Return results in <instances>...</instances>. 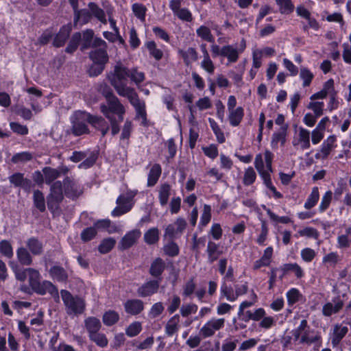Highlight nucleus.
I'll return each mask as SVG.
<instances>
[{
  "label": "nucleus",
  "mask_w": 351,
  "mask_h": 351,
  "mask_svg": "<svg viewBox=\"0 0 351 351\" xmlns=\"http://www.w3.org/2000/svg\"><path fill=\"white\" fill-rule=\"evenodd\" d=\"M28 270L29 284L34 292L41 295L48 292L55 300H59L58 288L52 282L48 280L40 282V274L38 271L30 267Z\"/></svg>",
  "instance_id": "1"
},
{
  "label": "nucleus",
  "mask_w": 351,
  "mask_h": 351,
  "mask_svg": "<svg viewBox=\"0 0 351 351\" xmlns=\"http://www.w3.org/2000/svg\"><path fill=\"white\" fill-rule=\"evenodd\" d=\"M90 120L91 113L86 110L75 111L70 118L71 133L76 137L90 134V130L88 125H90Z\"/></svg>",
  "instance_id": "2"
},
{
  "label": "nucleus",
  "mask_w": 351,
  "mask_h": 351,
  "mask_svg": "<svg viewBox=\"0 0 351 351\" xmlns=\"http://www.w3.org/2000/svg\"><path fill=\"white\" fill-rule=\"evenodd\" d=\"M130 71L122 64L118 63L114 66V71L108 76L110 84L114 87L119 95H123V90L128 88L126 82L130 77Z\"/></svg>",
  "instance_id": "3"
},
{
  "label": "nucleus",
  "mask_w": 351,
  "mask_h": 351,
  "mask_svg": "<svg viewBox=\"0 0 351 351\" xmlns=\"http://www.w3.org/2000/svg\"><path fill=\"white\" fill-rule=\"evenodd\" d=\"M60 293L68 315H77L84 313L86 304L82 298L78 295L73 296L65 289L61 290Z\"/></svg>",
  "instance_id": "4"
},
{
  "label": "nucleus",
  "mask_w": 351,
  "mask_h": 351,
  "mask_svg": "<svg viewBox=\"0 0 351 351\" xmlns=\"http://www.w3.org/2000/svg\"><path fill=\"white\" fill-rule=\"evenodd\" d=\"M64 187L61 181H56L50 184V191L47 196L48 209L53 212L59 207V204L64 199Z\"/></svg>",
  "instance_id": "5"
},
{
  "label": "nucleus",
  "mask_w": 351,
  "mask_h": 351,
  "mask_svg": "<svg viewBox=\"0 0 351 351\" xmlns=\"http://www.w3.org/2000/svg\"><path fill=\"white\" fill-rule=\"evenodd\" d=\"M62 185L64 193L67 198L75 200L82 193V190L78 183L69 176L64 178Z\"/></svg>",
  "instance_id": "6"
},
{
  "label": "nucleus",
  "mask_w": 351,
  "mask_h": 351,
  "mask_svg": "<svg viewBox=\"0 0 351 351\" xmlns=\"http://www.w3.org/2000/svg\"><path fill=\"white\" fill-rule=\"evenodd\" d=\"M223 318L213 319L207 322L200 329L199 334L203 338L213 336L215 330H218L224 326Z\"/></svg>",
  "instance_id": "7"
},
{
  "label": "nucleus",
  "mask_w": 351,
  "mask_h": 351,
  "mask_svg": "<svg viewBox=\"0 0 351 351\" xmlns=\"http://www.w3.org/2000/svg\"><path fill=\"white\" fill-rule=\"evenodd\" d=\"M71 31L72 25L71 23L62 25L53 38V46L56 48L63 47L68 40Z\"/></svg>",
  "instance_id": "8"
},
{
  "label": "nucleus",
  "mask_w": 351,
  "mask_h": 351,
  "mask_svg": "<svg viewBox=\"0 0 351 351\" xmlns=\"http://www.w3.org/2000/svg\"><path fill=\"white\" fill-rule=\"evenodd\" d=\"M141 231L137 229L128 232L121 239L118 248L121 251L126 250L133 246L141 237Z\"/></svg>",
  "instance_id": "9"
},
{
  "label": "nucleus",
  "mask_w": 351,
  "mask_h": 351,
  "mask_svg": "<svg viewBox=\"0 0 351 351\" xmlns=\"http://www.w3.org/2000/svg\"><path fill=\"white\" fill-rule=\"evenodd\" d=\"M160 282L158 280H150L143 283L137 289L139 297L145 298L156 293L158 291Z\"/></svg>",
  "instance_id": "10"
},
{
  "label": "nucleus",
  "mask_w": 351,
  "mask_h": 351,
  "mask_svg": "<svg viewBox=\"0 0 351 351\" xmlns=\"http://www.w3.org/2000/svg\"><path fill=\"white\" fill-rule=\"evenodd\" d=\"M166 269V264L165 261L160 258L157 257L151 263L149 269V274L155 278V280H161V276Z\"/></svg>",
  "instance_id": "11"
},
{
  "label": "nucleus",
  "mask_w": 351,
  "mask_h": 351,
  "mask_svg": "<svg viewBox=\"0 0 351 351\" xmlns=\"http://www.w3.org/2000/svg\"><path fill=\"white\" fill-rule=\"evenodd\" d=\"M123 306L125 311L131 315H139L144 309V303L139 299L128 300Z\"/></svg>",
  "instance_id": "12"
},
{
  "label": "nucleus",
  "mask_w": 351,
  "mask_h": 351,
  "mask_svg": "<svg viewBox=\"0 0 351 351\" xmlns=\"http://www.w3.org/2000/svg\"><path fill=\"white\" fill-rule=\"evenodd\" d=\"M332 302L334 305L330 302L326 303L322 308V313L324 316L330 317L332 314H335L339 312L343 306V301L337 296L333 298Z\"/></svg>",
  "instance_id": "13"
},
{
  "label": "nucleus",
  "mask_w": 351,
  "mask_h": 351,
  "mask_svg": "<svg viewBox=\"0 0 351 351\" xmlns=\"http://www.w3.org/2000/svg\"><path fill=\"white\" fill-rule=\"evenodd\" d=\"M89 59L95 63L106 65L109 61V56L106 49H96L88 53Z\"/></svg>",
  "instance_id": "14"
},
{
  "label": "nucleus",
  "mask_w": 351,
  "mask_h": 351,
  "mask_svg": "<svg viewBox=\"0 0 351 351\" xmlns=\"http://www.w3.org/2000/svg\"><path fill=\"white\" fill-rule=\"evenodd\" d=\"M288 128V125L285 124L280 127L279 132H274L272 134L271 146L273 149H277L278 147L279 143H280L281 146L285 145Z\"/></svg>",
  "instance_id": "15"
},
{
  "label": "nucleus",
  "mask_w": 351,
  "mask_h": 351,
  "mask_svg": "<svg viewBox=\"0 0 351 351\" xmlns=\"http://www.w3.org/2000/svg\"><path fill=\"white\" fill-rule=\"evenodd\" d=\"M27 250L34 256H39L43 253L44 246L42 241L37 237H32L26 241Z\"/></svg>",
  "instance_id": "16"
},
{
  "label": "nucleus",
  "mask_w": 351,
  "mask_h": 351,
  "mask_svg": "<svg viewBox=\"0 0 351 351\" xmlns=\"http://www.w3.org/2000/svg\"><path fill=\"white\" fill-rule=\"evenodd\" d=\"M49 274L52 278L60 282H66L69 278L64 268L59 265L52 266L49 269Z\"/></svg>",
  "instance_id": "17"
},
{
  "label": "nucleus",
  "mask_w": 351,
  "mask_h": 351,
  "mask_svg": "<svg viewBox=\"0 0 351 351\" xmlns=\"http://www.w3.org/2000/svg\"><path fill=\"white\" fill-rule=\"evenodd\" d=\"M171 186L168 182L162 183L158 189V200L162 206L167 204L171 195Z\"/></svg>",
  "instance_id": "18"
},
{
  "label": "nucleus",
  "mask_w": 351,
  "mask_h": 351,
  "mask_svg": "<svg viewBox=\"0 0 351 351\" xmlns=\"http://www.w3.org/2000/svg\"><path fill=\"white\" fill-rule=\"evenodd\" d=\"M206 252L208 254V261L210 263L217 261L223 253L219 249V245L211 241L208 242Z\"/></svg>",
  "instance_id": "19"
},
{
  "label": "nucleus",
  "mask_w": 351,
  "mask_h": 351,
  "mask_svg": "<svg viewBox=\"0 0 351 351\" xmlns=\"http://www.w3.org/2000/svg\"><path fill=\"white\" fill-rule=\"evenodd\" d=\"M162 173V168L159 164H154L149 170L147 177V186H154L158 181Z\"/></svg>",
  "instance_id": "20"
},
{
  "label": "nucleus",
  "mask_w": 351,
  "mask_h": 351,
  "mask_svg": "<svg viewBox=\"0 0 351 351\" xmlns=\"http://www.w3.org/2000/svg\"><path fill=\"white\" fill-rule=\"evenodd\" d=\"M84 326L88 332V335H91L101 329V324L100 320L95 317H88L84 319Z\"/></svg>",
  "instance_id": "21"
},
{
  "label": "nucleus",
  "mask_w": 351,
  "mask_h": 351,
  "mask_svg": "<svg viewBox=\"0 0 351 351\" xmlns=\"http://www.w3.org/2000/svg\"><path fill=\"white\" fill-rule=\"evenodd\" d=\"M244 117V109L241 106H239L234 110H230L228 119L230 125L233 127L238 126Z\"/></svg>",
  "instance_id": "22"
},
{
  "label": "nucleus",
  "mask_w": 351,
  "mask_h": 351,
  "mask_svg": "<svg viewBox=\"0 0 351 351\" xmlns=\"http://www.w3.org/2000/svg\"><path fill=\"white\" fill-rule=\"evenodd\" d=\"M178 53L181 56L185 65L189 66L191 61L195 62L198 60V53L193 47H189L187 51L180 49Z\"/></svg>",
  "instance_id": "23"
},
{
  "label": "nucleus",
  "mask_w": 351,
  "mask_h": 351,
  "mask_svg": "<svg viewBox=\"0 0 351 351\" xmlns=\"http://www.w3.org/2000/svg\"><path fill=\"white\" fill-rule=\"evenodd\" d=\"M45 176V183L47 185L51 184L55 180L61 176V172L56 169L51 167H45L42 169Z\"/></svg>",
  "instance_id": "24"
},
{
  "label": "nucleus",
  "mask_w": 351,
  "mask_h": 351,
  "mask_svg": "<svg viewBox=\"0 0 351 351\" xmlns=\"http://www.w3.org/2000/svg\"><path fill=\"white\" fill-rule=\"evenodd\" d=\"M123 94L124 95L121 96L126 97L131 105L133 106L134 108L143 104V101L140 100L138 95L133 88L128 87L125 88L123 90Z\"/></svg>",
  "instance_id": "25"
},
{
  "label": "nucleus",
  "mask_w": 351,
  "mask_h": 351,
  "mask_svg": "<svg viewBox=\"0 0 351 351\" xmlns=\"http://www.w3.org/2000/svg\"><path fill=\"white\" fill-rule=\"evenodd\" d=\"M82 41V34L80 32H75L64 49L66 53L73 54L78 48Z\"/></svg>",
  "instance_id": "26"
},
{
  "label": "nucleus",
  "mask_w": 351,
  "mask_h": 351,
  "mask_svg": "<svg viewBox=\"0 0 351 351\" xmlns=\"http://www.w3.org/2000/svg\"><path fill=\"white\" fill-rule=\"evenodd\" d=\"M108 107H106L104 105L101 106V111L102 112V109L105 110L108 114L112 112L113 114L117 113L119 110L124 108L123 104H121L119 99L117 97H112V99L107 101Z\"/></svg>",
  "instance_id": "27"
},
{
  "label": "nucleus",
  "mask_w": 351,
  "mask_h": 351,
  "mask_svg": "<svg viewBox=\"0 0 351 351\" xmlns=\"http://www.w3.org/2000/svg\"><path fill=\"white\" fill-rule=\"evenodd\" d=\"M336 141L337 138L335 135H330L324 141L320 149L323 159L326 158L329 156Z\"/></svg>",
  "instance_id": "28"
},
{
  "label": "nucleus",
  "mask_w": 351,
  "mask_h": 351,
  "mask_svg": "<svg viewBox=\"0 0 351 351\" xmlns=\"http://www.w3.org/2000/svg\"><path fill=\"white\" fill-rule=\"evenodd\" d=\"M16 256L19 263L23 265H30L32 263V257L28 250L23 247H20L16 250Z\"/></svg>",
  "instance_id": "29"
},
{
  "label": "nucleus",
  "mask_w": 351,
  "mask_h": 351,
  "mask_svg": "<svg viewBox=\"0 0 351 351\" xmlns=\"http://www.w3.org/2000/svg\"><path fill=\"white\" fill-rule=\"evenodd\" d=\"M120 319L119 314L114 310L106 311L102 316V321L105 326H112L117 324Z\"/></svg>",
  "instance_id": "30"
},
{
  "label": "nucleus",
  "mask_w": 351,
  "mask_h": 351,
  "mask_svg": "<svg viewBox=\"0 0 351 351\" xmlns=\"http://www.w3.org/2000/svg\"><path fill=\"white\" fill-rule=\"evenodd\" d=\"M88 9L91 13V16H94L102 23L106 24L107 23L106 14L101 8L95 2H90L88 4Z\"/></svg>",
  "instance_id": "31"
},
{
  "label": "nucleus",
  "mask_w": 351,
  "mask_h": 351,
  "mask_svg": "<svg viewBox=\"0 0 351 351\" xmlns=\"http://www.w3.org/2000/svg\"><path fill=\"white\" fill-rule=\"evenodd\" d=\"M226 298L230 302H234L237 300L235 292L231 286H228L226 281H223L220 287V300Z\"/></svg>",
  "instance_id": "32"
},
{
  "label": "nucleus",
  "mask_w": 351,
  "mask_h": 351,
  "mask_svg": "<svg viewBox=\"0 0 351 351\" xmlns=\"http://www.w3.org/2000/svg\"><path fill=\"white\" fill-rule=\"evenodd\" d=\"M33 202L34 206L41 213L46 210L45 200L43 193L37 189L34 191Z\"/></svg>",
  "instance_id": "33"
},
{
  "label": "nucleus",
  "mask_w": 351,
  "mask_h": 351,
  "mask_svg": "<svg viewBox=\"0 0 351 351\" xmlns=\"http://www.w3.org/2000/svg\"><path fill=\"white\" fill-rule=\"evenodd\" d=\"M180 322V316L176 314L171 317L165 326L166 334L171 337L175 334L179 329L178 323Z\"/></svg>",
  "instance_id": "34"
},
{
  "label": "nucleus",
  "mask_w": 351,
  "mask_h": 351,
  "mask_svg": "<svg viewBox=\"0 0 351 351\" xmlns=\"http://www.w3.org/2000/svg\"><path fill=\"white\" fill-rule=\"evenodd\" d=\"M162 250L164 254L169 257H175L180 254V247L173 240L169 241L164 245Z\"/></svg>",
  "instance_id": "35"
},
{
  "label": "nucleus",
  "mask_w": 351,
  "mask_h": 351,
  "mask_svg": "<svg viewBox=\"0 0 351 351\" xmlns=\"http://www.w3.org/2000/svg\"><path fill=\"white\" fill-rule=\"evenodd\" d=\"M319 188L317 186H314L313 187L311 193H310L306 201L305 202L304 207L307 210L311 209L317 204V203L319 201Z\"/></svg>",
  "instance_id": "36"
},
{
  "label": "nucleus",
  "mask_w": 351,
  "mask_h": 351,
  "mask_svg": "<svg viewBox=\"0 0 351 351\" xmlns=\"http://www.w3.org/2000/svg\"><path fill=\"white\" fill-rule=\"evenodd\" d=\"M222 57H226L230 62H236L239 59V51L232 45L223 47Z\"/></svg>",
  "instance_id": "37"
},
{
  "label": "nucleus",
  "mask_w": 351,
  "mask_h": 351,
  "mask_svg": "<svg viewBox=\"0 0 351 351\" xmlns=\"http://www.w3.org/2000/svg\"><path fill=\"white\" fill-rule=\"evenodd\" d=\"M82 36V43L81 44L80 50L84 51L91 47V44L94 38V32L91 29H87L83 32Z\"/></svg>",
  "instance_id": "38"
},
{
  "label": "nucleus",
  "mask_w": 351,
  "mask_h": 351,
  "mask_svg": "<svg viewBox=\"0 0 351 351\" xmlns=\"http://www.w3.org/2000/svg\"><path fill=\"white\" fill-rule=\"evenodd\" d=\"M159 239V230L157 228H152L144 234V241L147 245L156 244Z\"/></svg>",
  "instance_id": "39"
},
{
  "label": "nucleus",
  "mask_w": 351,
  "mask_h": 351,
  "mask_svg": "<svg viewBox=\"0 0 351 351\" xmlns=\"http://www.w3.org/2000/svg\"><path fill=\"white\" fill-rule=\"evenodd\" d=\"M92 18L91 13L89 10L82 9L77 10L74 12V24H76L80 19L82 21L83 24L88 23Z\"/></svg>",
  "instance_id": "40"
},
{
  "label": "nucleus",
  "mask_w": 351,
  "mask_h": 351,
  "mask_svg": "<svg viewBox=\"0 0 351 351\" xmlns=\"http://www.w3.org/2000/svg\"><path fill=\"white\" fill-rule=\"evenodd\" d=\"M115 244L116 241L114 238L104 239L98 246V250L101 254H107L114 248Z\"/></svg>",
  "instance_id": "41"
},
{
  "label": "nucleus",
  "mask_w": 351,
  "mask_h": 351,
  "mask_svg": "<svg viewBox=\"0 0 351 351\" xmlns=\"http://www.w3.org/2000/svg\"><path fill=\"white\" fill-rule=\"evenodd\" d=\"M108 125V123L104 117L91 114L90 126L92 128L100 132Z\"/></svg>",
  "instance_id": "42"
},
{
  "label": "nucleus",
  "mask_w": 351,
  "mask_h": 351,
  "mask_svg": "<svg viewBox=\"0 0 351 351\" xmlns=\"http://www.w3.org/2000/svg\"><path fill=\"white\" fill-rule=\"evenodd\" d=\"M111 221L108 219H99L94 223V227L98 230H107L111 234L117 231V227L111 226Z\"/></svg>",
  "instance_id": "43"
},
{
  "label": "nucleus",
  "mask_w": 351,
  "mask_h": 351,
  "mask_svg": "<svg viewBox=\"0 0 351 351\" xmlns=\"http://www.w3.org/2000/svg\"><path fill=\"white\" fill-rule=\"evenodd\" d=\"M276 3L279 6V11L282 14H289L294 10L295 7L291 0H276Z\"/></svg>",
  "instance_id": "44"
},
{
  "label": "nucleus",
  "mask_w": 351,
  "mask_h": 351,
  "mask_svg": "<svg viewBox=\"0 0 351 351\" xmlns=\"http://www.w3.org/2000/svg\"><path fill=\"white\" fill-rule=\"evenodd\" d=\"M287 304L289 306L299 302L303 297L300 291L296 288H291L287 292Z\"/></svg>",
  "instance_id": "45"
},
{
  "label": "nucleus",
  "mask_w": 351,
  "mask_h": 351,
  "mask_svg": "<svg viewBox=\"0 0 351 351\" xmlns=\"http://www.w3.org/2000/svg\"><path fill=\"white\" fill-rule=\"evenodd\" d=\"M145 46L149 52V55L155 58L156 60H160L162 58L163 52L161 49L156 47L155 41L150 40L145 43Z\"/></svg>",
  "instance_id": "46"
},
{
  "label": "nucleus",
  "mask_w": 351,
  "mask_h": 351,
  "mask_svg": "<svg viewBox=\"0 0 351 351\" xmlns=\"http://www.w3.org/2000/svg\"><path fill=\"white\" fill-rule=\"evenodd\" d=\"M98 156V151L91 152L90 156L88 158H84V160L78 165V168L86 169L92 167L96 163Z\"/></svg>",
  "instance_id": "47"
},
{
  "label": "nucleus",
  "mask_w": 351,
  "mask_h": 351,
  "mask_svg": "<svg viewBox=\"0 0 351 351\" xmlns=\"http://www.w3.org/2000/svg\"><path fill=\"white\" fill-rule=\"evenodd\" d=\"M102 113L110 122L112 135L115 136L120 131L119 121H117V118L114 117V115L108 114L104 109H102Z\"/></svg>",
  "instance_id": "48"
},
{
  "label": "nucleus",
  "mask_w": 351,
  "mask_h": 351,
  "mask_svg": "<svg viewBox=\"0 0 351 351\" xmlns=\"http://www.w3.org/2000/svg\"><path fill=\"white\" fill-rule=\"evenodd\" d=\"M208 122L210 123V126L213 131L215 135L216 136L217 141L219 143H223L226 141V138L224 136L223 132L220 129L217 123L213 119L208 118Z\"/></svg>",
  "instance_id": "49"
},
{
  "label": "nucleus",
  "mask_w": 351,
  "mask_h": 351,
  "mask_svg": "<svg viewBox=\"0 0 351 351\" xmlns=\"http://www.w3.org/2000/svg\"><path fill=\"white\" fill-rule=\"evenodd\" d=\"M142 324L140 322H134L125 328V335L129 337H134L142 331Z\"/></svg>",
  "instance_id": "50"
},
{
  "label": "nucleus",
  "mask_w": 351,
  "mask_h": 351,
  "mask_svg": "<svg viewBox=\"0 0 351 351\" xmlns=\"http://www.w3.org/2000/svg\"><path fill=\"white\" fill-rule=\"evenodd\" d=\"M196 33L197 36L200 37L204 40L210 43H214L215 41V38L211 34L210 29L205 25H201L196 30Z\"/></svg>",
  "instance_id": "51"
},
{
  "label": "nucleus",
  "mask_w": 351,
  "mask_h": 351,
  "mask_svg": "<svg viewBox=\"0 0 351 351\" xmlns=\"http://www.w3.org/2000/svg\"><path fill=\"white\" fill-rule=\"evenodd\" d=\"M89 339L95 342L100 348H105L108 346V340L104 333L97 332L91 335H88Z\"/></svg>",
  "instance_id": "52"
},
{
  "label": "nucleus",
  "mask_w": 351,
  "mask_h": 351,
  "mask_svg": "<svg viewBox=\"0 0 351 351\" xmlns=\"http://www.w3.org/2000/svg\"><path fill=\"white\" fill-rule=\"evenodd\" d=\"M256 179V173L252 167H247L244 172L243 184L245 186H250L254 183Z\"/></svg>",
  "instance_id": "53"
},
{
  "label": "nucleus",
  "mask_w": 351,
  "mask_h": 351,
  "mask_svg": "<svg viewBox=\"0 0 351 351\" xmlns=\"http://www.w3.org/2000/svg\"><path fill=\"white\" fill-rule=\"evenodd\" d=\"M282 266L284 267V272L287 271L288 273L289 271H293V272H294L295 276L298 278H301L304 275L302 269L296 263H285V264H283Z\"/></svg>",
  "instance_id": "54"
},
{
  "label": "nucleus",
  "mask_w": 351,
  "mask_h": 351,
  "mask_svg": "<svg viewBox=\"0 0 351 351\" xmlns=\"http://www.w3.org/2000/svg\"><path fill=\"white\" fill-rule=\"evenodd\" d=\"M106 65L93 62L87 69L89 77H95L101 75L104 71Z\"/></svg>",
  "instance_id": "55"
},
{
  "label": "nucleus",
  "mask_w": 351,
  "mask_h": 351,
  "mask_svg": "<svg viewBox=\"0 0 351 351\" xmlns=\"http://www.w3.org/2000/svg\"><path fill=\"white\" fill-rule=\"evenodd\" d=\"M33 159V155L29 152H22L14 154L11 158V161L16 164L19 162H25Z\"/></svg>",
  "instance_id": "56"
},
{
  "label": "nucleus",
  "mask_w": 351,
  "mask_h": 351,
  "mask_svg": "<svg viewBox=\"0 0 351 351\" xmlns=\"http://www.w3.org/2000/svg\"><path fill=\"white\" fill-rule=\"evenodd\" d=\"M263 208L266 210L267 214L270 217V219L277 223H289L291 222H293L290 217L287 216H282L279 217L277 215H276L274 213H273L269 208H267L266 206L263 205Z\"/></svg>",
  "instance_id": "57"
},
{
  "label": "nucleus",
  "mask_w": 351,
  "mask_h": 351,
  "mask_svg": "<svg viewBox=\"0 0 351 351\" xmlns=\"http://www.w3.org/2000/svg\"><path fill=\"white\" fill-rule=\"evenodd\" d=\"M97 234V231L93 226L84 228L80 234V237L83 242L86 243L93 239Z\"/></svg>",
  "instance_id": "58"
},
{
  "label": "nucleus",
  "mask_w": 351,
  "mask_h": 351,
  "mask_svg": "<svg viewBox=\"0 0 351 351\" xmlns=\"http://www.w3.org/2000/svg\"><path fill=\"white\" fill-rule=\"evenodd\" d=\"M332 199V192L327 191L322 197L321 203L319 206V213L325 212L330 206Z\"/></svg>",
  "instance_id": "59"
},
{
  "label": "nucleus",
  "mask_w": 351,
  "mask_h": 351,
  "mask_svg": "<svg viewBox=\"0 0 351 351\" xmlns=\"http://www.w3.org/2000/svg\"><path fill=\"white\" fill-rule=\"evenodd\" d=\"M0 253L8 258H11L13 256V248L9 241L2 240L0 241Z\"/></svg>",
  "instance_id": "60"
},
{
  "label": "nucleus",
  "mask_w": 351,
  "mask_h": 351,
  "mask_svg": "<svg viewBox=\"0 0 351 351\" xmlns=\"http://www.w3.org/2000/svg\"><path fill=\"white\" fill-rule=\"evenodd\" d=\"M300 77L303 81L304 87L309 86L314 77L313 73L307 68H302L300 72Z\"/></svg>",
  "instance_id": "61"
},
{
  "label": "nucleus",
  "mask_w": 351,
  "mask_h": 351,
  "mask_svg": "<svg viewBox=\"0 0 351 351\" xmlns=\"http://www.w3.org/2000/svg\"><path fill=\"white\" fill-rule=\"evenodd\" d=\"M132 11L134 15L139 19L141 21H145L147 8L141 3H134L132 6Z\"/></svg>",
  "instance_id": "62"
},
{
  "label": "nucleus",
  "mask_w": 351,
  "mask_h": 351,
  "mask_svg": "<svg viewBox=\"0 0 351 351\" xmlns=\"http://www.w3.org/2000/svg\"><path fill=\"white\" fill-rule=\"evenodd\" d=\"M196 288V284L195 282V278H190L184 284L183 287L182 295L184 297H189L191 295Z\"/></svg>",
  "instance_id": "63"
},
{
  "label": "nucleus",
  "mask_w": 351,
  "mask_h": 351,
  "mask_svg": "<svg viewBox=\"0 0 351 351\" xmlns=\"http://www.w3.org/2000/svg\"><path fill=\"white\" fill-rule=\"evenodd\" d=\"M211 219V206L208 204H204L203 213L200 217L199 224L206 226Z\"/></svg>",
  "instance_id": "64"
}]
</instances>
